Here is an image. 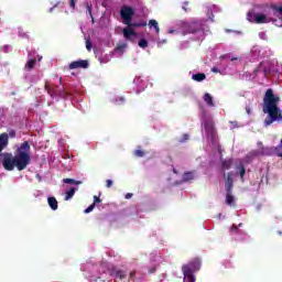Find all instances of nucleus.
<instances>
[{"mask_svg": "<svg viewBox=\"0 0 282 282\" xmlns=\"http://www.w3.org/2000/svg\"><path fill=\"white\" fill-rule=\"evenodd\" d=\"M30 149V142L24 141L18 149H15L14 155L10 152L3 153V169H6V171H14V169L18 171H25V169L30 166V162H32Z\"/></svg>", "mask_w": 282, "mask_h": 282, "instance_id": "nucleus-1", "label": "nucleus"}, {"mask_svg": "<svg viewBox=\"0 0 282 282\" xmlns=\"http://www.w3.org/2000/svg\"><path fill=\"white\" fill-rule=\"evenodd\" d=\"M279 102H281V97L274 95L272 88L267 89L263 97V113H268L264 119V127H270L273 122H281L282 112L279 108Z\"/></svg>", "mask_w": 282, "mask_h": 282, "instance_id": "nucleus-2", "label": "nucleus"}, {"mask_svg": "<svg viewBox=\"0 0 282 282\" xmlns=\"http://www.w3.org/2000/svg\"><path fill=\"white\" fill-rule=\"evenodd\" d=\"M44 89L45 91H47L51 98H56V96H58L59 98H67V91L65 90V88H61L54 84L45 83Z\"/></svg>", "mask_w": 282, "mask_h": 282, "instance_id": "nucleus-3", "label": "nucleus"}, {"mask_svg": "<svg viewBox=\"0 0 282 282\" xmlns=\"http://www.w3.org/2000/svg\"><path fill=\"white\" fill-rule=\"evenodd\" d=\"M259 155H275V150L274 147H262L260 150H253L251 152H249V154L247 155V158H257Z\"/></svg>", "mask_w": 282, "mask_h": 282, "instance_id": "nucleus-4", "label": "nucleus"}, {"mask_svg": "<svg viewBox=\"0 0 282 282\" xmlns=\"http://www.w3.org/2000/svg\"><path fill=\"white\" fill-rule=\"evenodd\" d=\"M121 19L123 20L124 24L131 23L133 17L135 15V10H133L129 6H123L120 11Z\"/></svg>", "mask_w": 282, "mask_h": 282, "instance_id": "nucleus-5", "label": "nucleus"}, {"mask_svg": "<svg viewBox=\"0 0 282 282\" xmlns=\"http://www.w3.org/2000/svg\"><path fill=\"white\" fill-rule=\"evenodd\" d=\"M185 268L189 270L191 274H195V272H199L202 269V260L199 258L193 259L189 263L182 267V272H185Z\"/></svg>", "mask_w": 282, "mask_h": 282, "instance_id": "nucleus-6", "label": "nucleus"}, {"mask_svg": "<svg viewBox=\"0 0 282 282\" xmlns=\"http://www.w3.org/2000/svg\"><path fill=\"white\" fill-rule=\"evenodd\" d=\"M127 26L122 30V34L126 41H133L132 36H138L135 29L131 26V23L126 24Z\"/></svg>", "mask_w": 282, "mask_h": 282, "instance_id": "nucleus-7", "label": "nucleus"}, {"mask_svg": "<svg viewBox=\"0 0 282 282\" xmlns=\"http://www.w3.org/2000/svg\"><path fill=\"white\" fill-rule=\"evenodd\" d=\"M89 62L87 59L74 61L68 65V69H87Z\"/></svg>", "mask_w": 282, "mask_h": 282, "instance_id": "nucleus-8", "label": "nucleus"}, {"mask_svg": "<svg viewBox=\"0 0 282 282\" xmlns=\"http://www.w3.org/2000/svg\"><path fill=\"white\" fill-rule=\"evenodd\" d=\"M204 127L207 133V138H210V140H215V135H217V131L215 130V122L205 121Z\"/></svg>", "mask_w": 282, "mask_h": 282, "instance_id": "nucleus-9", "label": "nucleus"}, {"mask_svg": "<svg viewBox=\"0 0 282 282\" xmlns=\"http://www.w3.org/2000/svg\"><path fill=\"white\" fill-rule=\"evenodd\" d=\"M110 276H115L116 279H119V281H123V279H127V271L122 269H112Z\"/></svg>", "mask_w": 282, "mask_h": 282, "instance_id": "nucleus-10", "label": "nucleus"}, {"mask_svg": "<svg viewBox=\"0 0 282 282\" xmlns=\"http://www.w3.org/2000/svg\"><path fill=\"white\" fill-rule=\"evenodd\" d=\"M9 144V139H8V133H1L0 134V155L1 152L3 151V149H6V147H8Z\"/></svg>", "mask_w": 282, "mask_h": 282, "instance_id": "nucleus-11", "label": "nucleus"}, {"mask_svg": "<svg viewBox=\"0 0 282 282\" xmlns=\"http://www.w3.org/2000/svg\"><path fill=\"white\" fill-rule=\"evenodd\" d=\"M232 186H234V181H232V175L228 174L227 178L225 181V189L227 193H232Z\"/></svg>", "mask_w": 282, "mask_h": 282, "instance_id": "nucleus-12", "label": "nucleus"}, {"mask_svg": "<svg viewBox=\"0 0 282 282\" xmlns=\"http://www.w3.org/2000/svg\"><path fill=\"white\" fill-rule=\"evenodd\" d=\"M183 282H195V275L185 268Z\"/></svg>", "mask_w": 282, "mask_h": 282, "instance_id": "nucleus-13", "label": "nucleus"}, {"mask_svg": "<svg viewBox=\"0 0 282 282\" xmlns=\"http://www.w3.org/2000/svg\"><path fill=\"white\" fill-rule=\"evenodd\" d=\"M48 206L52 208V210H58V200H56V197L51 196L47 198Z\"/></svg>", "mask_w": 282, "mask_h": 282, "instance_id": "nucleus-14", "label": "nucleus"}, {"mask_svg": "<svg viewBox=\"0 0 282 282\" xmlns=\"http://www.w3.org/2000/svg\"><path fill=\"white\" fill-rule=\"evenodd\" d=\"M148 25L150 30H154L156 34H160V24L156 20H150Z\"/></svg>", "mask_w": 282, "mask_h": 282, "instance_id": "nucleus-15", "label": "nucleus"}, {"mask_svg": "<svg viewBox=\"0 0 282 282\" xmlns=\"http://www.w3.org/2000/svg\"><path fill=\"white\" fill-rule=\"evenodd\" d=\"M204 101L208 107H215V100L213 99V96L208 93H206L203 97Z\"/></svg>", "mask_w": 282, "mask_h": 282, "instance_id": "nucleus-16", "label": "nucleus"}, {"mask_svg": "<svg viewBox=\"0 0 282 282\" xmlns=\"http://www.w3.org/2000/svg\"><path fill=\"white\" fill-rule=\"evenodd\" d=\"M230 166H232V159L221 161V169H224V171L230 170Z\"/></svg>", "mask_w": 282, "mask_h": 282, "instance_id": "nucleus-17", "label": "nucleus"}, {"mask_svg": "<svg viewBox=\"0 0 282 282\" xmlns=\"http://www.w3.org/2000/svg\"><path fill=\"white\" fill-rule=\"evenodd\" d=\"M193 80H196V83H202V80H206V74L204 73H197L192 76Z\"/></svg>", "mask_w": 282, "mask_h": 282, "instance_id": "nucleus-18", "label": "nucleus"}, {"mask_svg": "<svg viewBox=\"0 0 282 282\" xmlns=\"http://www.w3.org/2000/svg\"><path fill=\"white\" fill-rule=\"evenodd\" d=\"M193 180H195V173H193V172H185L183 174V182H191Z\"/></svg>", "mask_w": 282, "mask_h": 282, "instance_id": "nucleus-19", "label": "nucleus"}, {"mask_svg": "<svg viewBox=\"0 0 282 282\" xmlns=\"http://www.w3.org/2000/svg\"><path fill=\"white\" fill-rule=\"evenodd\" d=\"M226 204L228 206H232L235 204V196H232V192H227V194H226Z\"/></svg>", "mask_w": 282, "mask_h": 282, "instance_id": "nucleus-20", "label": "nucleus"}, {"mask_svg": "<svg viewBox=\"0 0 282 282\" xmlns=\"http://www.w3.org/2000/svg\"><path fill=\"white\" fill-rule=\"evenodd\" d=\"M133 155L135 158H144V155H147V152H144V150H142V147H138V149L134 150Z\"/></svg>", "mask_w": 282, "mask_h": 282, "instance_id": "nucleus-21", "label": "nucleus"}, {"mask_svg": "<svg viewBox=\"0 0 282 282\" xmlns=\"http://www.w3.org/2000/svg\"><path fill=\"white\" fill-rule=\"evenodd\" d=\"M36 65V58L29 59L25 64V67L31 72V69H34Z\"/></svg>", "mask_w": 282, "mask_h": 282, "instance_id": "nucleus-22", "label": "nucleus"}, {"mask_svg": "<svg viewBox=\"0 0 282 282\" xmlns=\"http://www.w3.org/2000/svg\"><path fill=\"white\" fill-rule=\"evenodd\" d=\"M74 195H76V188L72 187L68 192H66L65 202H69Z\"/></svg>", "mask_w": 282, "mask_h": 282, "instance_id": "nucleus-23", "label": "nucleus"}, {"mask_svg": "<svg viewBox=\"0 0 282 282\" xmlns=\"http://www.w3.org/2000/svg\"><path fill=\"white\" fill-rule=\"evenodd\" d=\"M254 19L256 23H265V19H268V17H265V14H256Z\"/></svg>", "mask_w": 282, "mask_h": 282, "instance_id": "nucleus-24", "label": "nucleus"}, {"mask_svg": "<svg viewBox=\"0 0 282 282\" xmlns=\"http://www.w3.org/2000/svg\"><path fill=\"white\" fill-rule=\"evenodd\" d=\"M63 182H64V184H75V185H77V186L80 185V184H83V182L76 181V180H74V178H64Z\"/></svg>", "mask_w": 282, "mask_h": 282, "instance_id": "nucleus-25", "label": "nucleus"}, {"mask_svg": "<svg viewBox=\"0 0 282 282\" xmlns=\"http://www.w3.org/2000/svg\"><path fill=\"white\" fill-rule=\"evenodd\" d=\"M130 26H132V28H147V21L138 22V23L130 21Z\"/></svg>", "mask_w": 282, "mask_h": 282, "instance_id": "nucleus-26", "label": "nucleus"}, {"mask_svg": "<svg viewBox=\"0 0 282 282\" xmlns=\"http://www.w3.org/2000/svg\"><path fill=\"white\" fill-rule=\"evenodd\" d=\"M238 171H239V175H240L241 180H243V177L246 175V166H243V164H240L238 166Z\"/></svg>", "mask_w": 282, "mask_h": 282, "instance_id": "nucleus-27", "label": "nucleus"}, {"mask_svg": "<svg viewBox=\"0 0 282 282\" xmlns=\"http://www.w3.org/2000/svg\"><path fill=\"white\" fill-rule=\"evenodd\" d=\"M197 33V29L195 28V24H188L187 34H195Z\"/></svg>", "mask_w": 282, "mask_h": 282, "instance_id": "nucleus-28", "label": "nucleus"}, {"mask_svg": "<svg viewBox=\"0 0 282 282\" xmlns=\"http://www.w3.org/2000/svg\"><path fill=\"white\" fill-rule=\"evenodd\" d=\"M139 47H142V50H144V47H149V42L145 39H141L139 41Z\"/></svg>", "mask_w": 282, "mask_h": 282, "instance_id": "nucleus-29", "label": "nucleus"}, {"mask_svg": "<svg viewBox=\"0 0 282 282\" xmlns=\"http://www.w3.org/2000/svg\"><path fill=\"white\" fill-rule=\"evenodd\" d=\"M91 47H93V44H91V39H87L86 40V50L88 51V52H91Z\"/></svg>", "mask_w": 282, "mask_h": 282, "instance_id": "nucleus-30", "label": "nucleus"}, {"mask_svg": "<svg viewBox=\"0 0 282 282\" xmlns=\"http://www.w3.org/2000/svg\"><path fill=\"white\" fill-rule=\"evenodd\" d=\"M86 8H87V12L89 14V17L93 19L94 21V14H91V4L89 2L86 3Z\"/></svg>", "mask_w": 282, "mask_h": 282, "instance_id": "nucleus-31", "label": "nucleus"}, {"mask_svg": "<svg viewBox=\"0 0 282 282\" xmlns=\"http://www.w3.org/2000/svg\"><path fill=\"white\" fill-rule=\"evenodd\" d=\"M94 208H96V205L91 204L90 206H88V207L84 210V213H86V215H87V214L91 213V210H94Z\"/></svg>", "mask_w": 282, "mask_h": 282, "instance_id": "nucleus-32", "label": "nucleus"}, {"mask_svg": "<svg viewBox=\"0 0 282 282\" xmlns=\"http://www.w3.org/2000/svg\"><path fill=\"white\" fill-rule=\"evenodd\" d=\"M188 134H183V137L178 140V142L182 144L188 140Z\"/></svg>", "mask_w": 282, "mask_h": 282, "instance_id": "nucleus-33", "label": "nucleus"}, {"mask_svg": "<svg viewBox=\"0 0 282 282\" xmlns=\"http://www.w3.org/2000/svg\"><path fill=\"white\" fill-rule=\"evenodd\" d=\"M274 12H278L282 19V7H273Z\"/></svg>", "mask_w": 282, "mask_h": 282, "instance_id": "nucleus-34", "label": "nucleus"}, {"mask_svg": "<svg viewBox=\"0 0 282 282\" xmlns=\"http://www.w3.org/2000/svg\"><path fill=\"white\" fill-rule=\"evenodd\" d=\"M8 137L9 138H17V131L15 130H10Z\"/></svg>", "mask_w": 282, "mask_h": 282, "instance_id": "nucleus-35", "label": "nucleus"}, {"mask_svg": "<svg viewBox=\"0 0 282 282\" xmlns=\"http://www.w3.org/2000/svg\"><path fill=\"white\" fill-rule=\"evenodd\" d=\"M100 202H102V199H100V197L98 196H94V206H96V204H100Z\"/></svg>", "mask_w": 282, "mask_h": 282, "instance_id": "nucleus-36", "label": "nucleus"}, {"mask_svg": "<svg viewBox=\"0 0 282 282\" xmlns=\"http://www.w3.org/2000/svg\"><path fill=\"white\" fill-rule=\"evenodd\" d=\"M111 186H113V181L107 180V181H106V187H107V188H111Z\"/></svg>", "mask_w": 282, "mask_h": 282, "instance_id": "nucleus-37", "label": "nucleus"}, {"mask_svg": "<svg viewBox=\"0 0 282 282\" xmlns=\"http://www.w3.org/2000/svg\"><path fill=\"white\" fill-rule=\"evenodd\" d=\"M231 232H239V227L237 225H232L230 228Z\"/></svg>", "mask_w": 282, "mask_h": 282, "instance_id": "nucleus-38", "label": "nucleus"}, {"mask_svg": "<svg viewBox=\"0 0 282 282\" xmlns=\"http://www.w3.org/2000/svg\"><path fill=\"white\" fill-rule=\"evenodd\" d=\"M70 8H72L73 10H75V9H76V1L70 0Z\"/></svg>", "mask_w": 282, "mask_h": 282, "instance_id": "nucleus-39", "label": "nucleus"}, {"mask_svg": "<svg viewBox=\"0 0 282 282\" xmlns=\"http://www.w3.org/2000/svg\"><path fill=\"white\" fill-rule=\"evenodd\" d=\"M186 6H188V2H184V6H183L184 12H188V8H186Z\"/></svg>", "mask_w": 282, "mask_h": 282, "instance_id": "nucleus-40", "label": "nucleus"}, {"mask_svg": "<svg viewBox=\"0 0 282 282\" xmlns=\"http://www.w3.org/2000/svg\"><path fill=\"white\" fill-rule=\"evenodd\" d=\"M155 267H152V268H150V270H149V274H153V273H155Z\"/></svg>", "mask_w": 282, "mask_h": 282, "instance_id": "nucleus-41", "label": "nucleus"}, {"mask_svg": "<svg viewBox=\"0 0 282 282\" xmlns=\"http://www.w3.org/2000/svg\"><path fill=\"white\" fill-rule=\"evenodd\" d=\"M135 276V271H131L130 273H129V279H133Z\"/></svg>", "mask_w": 282, "mask_h": 282, "instance_id": "nucleus-42", "label": "nucleus"}, {"mask_svg": "<svg viewBox=\"0 0 282 282\" xmlns=\"http://www.w3.org/2000/svg\"><path fill=\"white\" fill-rule=\"evenodd\" d=\"M212 72H214V74H219V68L214 67V68H212Z\"/></svg>", "mask_w": 282, "mask_h": 282, "instance_id": "nucleus-43", "label": "nucleus"}, {"mask_svg": "<svg viewBox=\"0 0 282 282\" xmlns=\"http://www.w3.org/2000/svg\"><path fill=\"white\" fill-rule=\"evenodd\" d=\"M131 197H133V194H132V193L126 194V198H127V199H131Z\"/></svg>", "mask_w": 282, "mask_h": 282, "instance_id": "nucleus-44", "label": "nucleus"}, {"mask_svg": "<svg viewBox=\"0 0 282 282\" xmlns=\"http://www.w3.org/2000/svg\"><path fill=\"white\" fill-rule=\"evenodd\" d=\"M246 112L248 113V116H250V113H251L250 106L246 107Z\"/></svg>", "mask_w": 282, "mask_h": 282, "instance_id": "nucleus-45", "label": "nucleus"}, {"mask_svg": "<svg viewBox=\"0 0 282 282\" xmlns=\"http://www.w3.org/2000/svg\"><path fill=\"white\" fill-rule=\"evenodd\" d=\"M166 43V40L159 41V45Z\"/></svg>", "mask_w": 282, "mask_h": 282, "instance_id": "nucleus-46", "label": "nucleus"}, {"mask_svg": "<svg viewBox=\"0 0 282 282\" xmlns=\"http://www.w3.org/2000/svg\"><path fill=\"white\" fill-rule=\"evenodd\" d=\"M241 226H243V224L240 223V224L238 225V228H241Z\"/></svg>", "mask_w": 282, "mask_h": 282, "instance_id": "nucleus-47", "label": "nucleus"}, {"mask_svg": "<svg viewBox=\"0 0 282 282\" xmlns=\"http://www.w3.org/2000/svg\"><path fill=\"white\" fill-rule=\"evenodd\" d=\"M231 61H237V57H235V58H231Z\"/></svg>", "mask_w": 282, "mask_h": 282, "instance_id": "nucleus-48", "label": "nucleus"}, {"mask_svg": "<svg viewBox=\"0 0 282 282\" xmlns=\"http://www.w3.org/2000/svg\"><path fill=\"white\" fill-rule=\"evenodd\" d=\"M173 32H175V31H170V34H173Z\"/></svg>", "mask_w": 282, "mask_h": 282, "instance_id": "nucleus-49", "label": "nucleus"}, {"mask_svg": "<svg viewBox=\"0 0 282 282\" xmlns=\"http://www.w3.org/2000/svg\"><path fill=\"white\" fill-rule=\"evenodd\" d=\"M278 234H279V235H282V232H281V231H278Z\"/></svg>", "mask_w": 282, "mask_h": 282, "instance_id": "nucleus-50", "label": "nucleus"}]
</instances>
